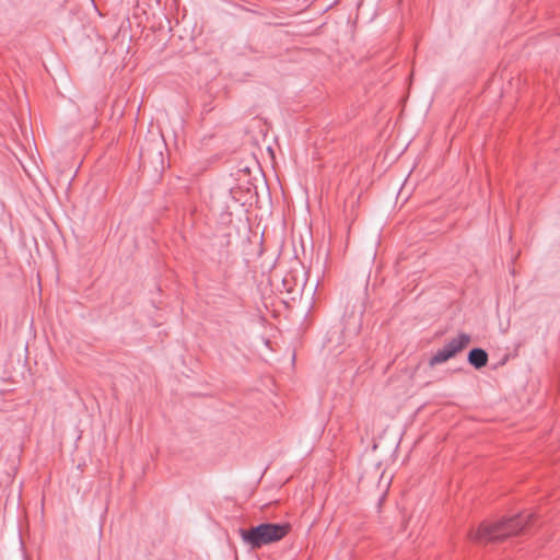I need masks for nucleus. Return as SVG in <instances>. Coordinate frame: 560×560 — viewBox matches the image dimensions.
Segmentation results:
<instances>
[{"mask_svg": "<svg viewBox=\"0 0 560 560\" xmlns=\"http://www.w3.org/2000/svg\"><path fill=\"white\" fill-rule=\"evenodd\" d=\"M533 518L534 514L523 512L497 523L483 522L477 530L469 533V538L476 542L501 541L524 532Z\"/></svg>", "mask_w": 560, "mask_h": 560, "instance_id": "1", "label": "nucleus"}, {"mask_svg": "<svg viewBox=\"0 0 560 560\" xmlns=\"http://www.w3.org/2000/svg\"><path fill=\"white\" fill-rule=\"evenodd\" d=\"M471 342V336L466 332H459L456 338L451 339L439 349L430 359V366H434L448 361L457 353L463 351Z\"/></svg>", "mask_w": 560, "mask_h": 560, "instance_id": "3", "label": "nucleus"}, {"mask_svg": "<svg viewBox=\"0 0 560 560\" xmlns=\"http://www.w3.org/2000/svg\"><path fill=\"white\" fill-rule=\"evenodd\" d=\"M468 363L476 370H480L488 364V352L482 348H472L467 355Z\"/></svg>", "mask_w": 560, "mask_h": 560, "instance_id": "4", "label": "nucleus"}, {"mask_svg": "<svg viewBox=\"0 0 560 560\" xmlns=\"http://www.w3.org/2000/svg\"><path fill=\"white\" fill-rule=\"evenodd\" d=\"M290 523H261L249 528H238L243 542L250 549H259L283 539L291 530Z\"/></svg>", "mask_w": 560, "mask_h": 560, "instance_id": "2", "label": "nucleus"}, {"mask_svg": "<svg viewBox=\"0 0 560 560\" xmlns=\"http://www.w3.org/2000/svg\"><path fill=\"white\" fill-rule=\"evenodd\" d=\"M288 283H289V279H288V278H284V279H283V281H282V284H283V287H284L285 291H287L288 293H291V292L293 291V289H292L291 287H288Z\"/></svg>", "mask_w": 560, "mask_h": 560, "instance_id": "5", "label": "nucleus"}]
</instances>
